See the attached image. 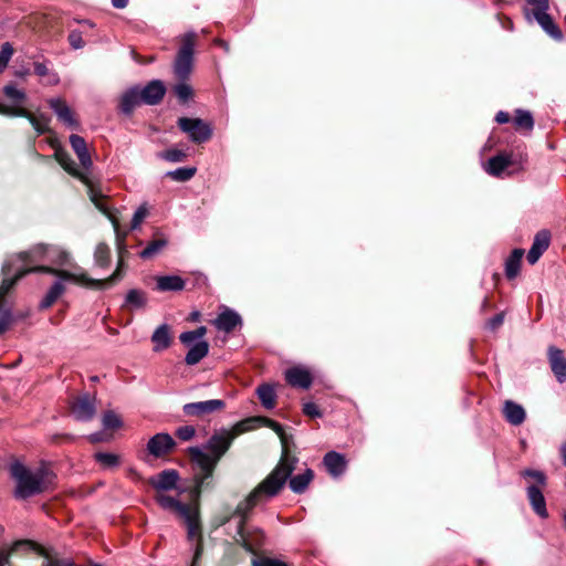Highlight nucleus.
<instances>
[{
  "label": "nucleus",
  "mask_w": 566,
  "mask_h": 566,
  "mask_svg": "<svg viewBox=\"0 0 566 566\" xmlns=\"http://www.w3.org/2000/svg\"><path fill=\"white\" fill-rule=\"evenodd\" d=\"M264 424L274 430L280 437L283 451L289 457H292L286 448V437L283 427L265 417H252L239 421L231 430L222 429L210 437L207 443L202 447H190L188 453L192 464V492L199 495L201 492L213 488V472L220 459L230 449L233 440L241 433Z\"/></svg>",
  "instance_id": "obj_1"
},
{
  "label": "nucleus",
  "mask_w": 566,
  "mask_h": 566,
  "mask_svg": "<svg viewBox=\"0 0 566 566\" xmlns=\"http://www.w3.org/2000/svg\"><path fill=\"white\" fill-rule=\"evenodd\" d=\"M296 463V457H289L286 452H284L273 471L237 505L234 515L239 516L240 520L237 527L235 541L243 548H250L252 546L251 542L245 536L244 528L250 511L281 492L290 474L294 471Z\"/></svg>",
  "instance_id": "obj_2"
},
{
  "label": "nucleus",
  "mask_w": 566,
  "mask_h": 566,
  "mask_svg": "<svg viewBox=\"0 0 566 566\" xmlns=\"http://www.w3.org/2000/svg\"><path fill=\"white\" fill-rule=\"evenodd\" d=\"M46 259L56 265H66L70 263V253L59 247H49L38 244L31 250L10 256L2 265L3 280L0 285V303L6 294L27 273L40 272L39 266H30L31 263ZM40 268H44L41 265Z\"/></svg>",
  "instance_id": "obj_3"
},
{
  "label": "nucleus",
  "mask_w": 566,
  "mask_h": 566,
  "mask_svg": "<svg viewBox=\"0 0 566 566\" xmlns=\"http://www.w3.org/2000/svg\"><path fill=\"white\" fill-rule=\"evenodd\" d=\"M10 474L15 482L14 497L19 500L49 491L55 480V474L44 463L30 468L20 461H14L10 464Z\"/></svg>",
  "instance_id": "obj_4"
},
{
  "label": "nucleus",
  "mask_w": 566,
  "mask_h": 566,
  "mask_svg": "<svg viewBox=\"0 0 566 566\" xmlns=\"http://www.w3.org/2000/svg\"><path fill=\"white\" fill-rule=\"evenodd\" d=\"M155 500L164 510L171 511L184 518L187 525L188 539L193 541L197 536H200L199 514L197 510L163 493H158Z\"/></svg>",
  "instance_id": "obj_5"
},
{
  "label": "nucleus",
  "mask_w": 566,
  "mask_h": 566,
  "mask_svg": "<svg viewBox=\"0 0 566 566\" xmlns=\"http://www.w3.org/2000/svg\"><path fill=\"white\" fill-rule=\"evenodd\" d=\"M40 271L48 272V274L59 275L65 280H72V282L95 290H106L113 286L116 282L123 277L122 270L119 266L116 268L115 272L104 280H96L90 277L86 273H72L65 270H57L54 268H38Z\"/></svg>",
  "instance_id": "obj_6"
},
{
  "label": "nucleus",
  "mask_w": 566,
  "mask_h": 566,
  "mask_svg": "<svg viewBox=\"0 0 566 566\" xmlns=\"http://www.w3.org/2000/svg\"><path fill=\"white\" fill-rule=\"evenodd\" d=\"M195 42L196 33L193 32L187 33L182 38V44L174 64L175 75L180 81H185L191 73Z\"/></svg>",
  "instance_id": "obj_7"
},
{
  "label": "nucleus",
  "mask_w": 566,
  "mask_h": 566,
  "mask_svg": "<svg viewBox=\"0 0 566 566\" xmlns=\"http://www.w3.org/2000/svg\"><path fill=\"white\" fill-rule=\"evenodd\" d=\"M178 127L188 135V138L196 144L208 142L212 136L210 124L201 118L180 117L178 118Z\"/></svg>",
  "instance_id": "obj_8"
},
{
  "label": "nucleus",
  "mask_w": 566,
  "mask_h": 566,
  "mask_svg": "<svg viewBox=\"0 0 566 566\" xmlns=\"http://www.w3.org/2000/svg\"><path fill=\"white\" fill-rule=\"evenodd\" d=\"M0 114L28 118L38 135H43L50 130V118L48 116L43 114L33 115L21 106H4L0 104Z\"/></svg>",
  "instance_id": "obj_9"
},
{
  "label": "nucleus",
  "mask_w": 566,
  "mask_h": 566,
  "mask_svg": "<svg viewBox=\"0 0 566 566\" xmlns=\"http://www.w3.org/2000/svg\"><path fill=\"white\" fill-rule=\"evenodd\" d=\"M226 402L222 399H211L206 401L189 402L184 405L182 411L188 417H205L224 409Z\"/></svg>",
  "instance_id": "obj_10"
},
{
  "label": "nucleus",
  "mask_w": 566,
  "mask_h": 566,
  "mask_svg": "<svg viewBox=\"0 0 566 566\" xmlns=\"http://www.w3.org/2000/svg\"><path fill=\"white\" fill-rule=\"evenodd\" d=\"M517 165L516 157L513 153H500L491 157L485 164V171L493 177H502L503 172Z\"/></svg>",
  "instance_id": "obj_11"
},
{
  "label": "nucleus",
  "mask_w": 566,
  "mask_h": 566,
  "mask_svg": "<svg viewBox=\"0 0 566 566\" xmlns=\"http://www.w3.org/2000/svg\"><path fill=\"white\" fill-rule=\"evenodd\" d=\"M547 10L548 8H542L537 10H530L525 8L524 14L527 20H531L532 18L535 19L542 29L553 39L559 40L563 36L562 32L554 23L552 17L547 13Z\"/></svg>",
  "instance_id": "obj_12"
},
{
  "label": "nucleus",
  "mask_w": 566,
  "mask_h": 566,
  "mask_svg": "<svg viewBox=\"0 0 566 566\" xmlns=\"http://www.w3.org/2000/svg\"><path fill=\"white\" fill-rule=\"evenodd\" d=\"M71 411L74 418L78 421L91 420L96 412L95 397L83 395L77 397L71 406Z\"/></svg>",
  "instance_id": "obj_13"
},
{
  "label": "nucleus",
  "mask_w": 566,
  "mask_h": 566,
  "mask_svg": "<svg viewBox=\"0 0 566 566\" xmlns=\"http://www.w3.org/2000/svg\"><path fill=\"white\" fill-rule=\"evenodd\" d=\"M175 446L176 443L170 434L160 432L149 439L147 451L155 458H160L171 452Z\"/></svg>",
  "instance_id": "obj_14"
},
{
  "label": "nucleus",
  "mask_w": 566,
  "mask_h": 566,
  "mask_svg": "<svg viewBox=\"0 0 566 566\" xmlns=\"http://www.w3.org/2000/svg\"><path fill=\"white\" fill-rule=\"evenodd\" d=\"M547 358L552 373L559 384L566 381V356L564 352L555 346L547 349Z\"/></svg>",
  "instance_id": "obj_15"
},
{
  "label": "nucleus",
  "mask_w": 566,
  "mask_h": 566,
  "mask_svg": "<svg viewBox=\"0 0 566 566\" xmlns=\"http://www.w3.org/2000/svg\"><path fill=\"white\" fill-rule=\"evenodd\" d=\"M551 243V232L546 229L538 231L533 240V244L527 253V262L535 264L542 254L548 249Z\"/></svg>",
  "instance_id": "obj_16"
},
{
  "label": "nucleus",
  "mask_w": 566,
  "mask_h": 566,
  "mask_svg": "<svg viewBox=\"0 0 566 566\" xmlns=\"http://www.w3.org/2000/svg\"><path fill=\"white\" fill-rule=\"evenodd\" d=\"M166 93V87L160 80H153L143 88L139 87V94L144 104L157 105L161 102Z\"/></svg>",
  "instance_id": "obj_17"
},
{
  "label": "nucleus",
  "mask_w": 566,
  "mask_h": 566,
  "mask_svg": "<svg viewBox=\"0 0 566 566\" xmlns=\"http://www.w3.org/2000/svg\"><path fill=\"white\" fill-rule=\"evenodd\" d=\"M49 105L63 124L74 129L78 127V122L74 117L72 109L64 99L51 98L49 101Z\"/></svg>",
  "instance_id": "obj_18"
},
{
  "label": "nucleus",
  "mask_w": 566,
  "mask_h": 566,
  "mask_svg": "<svg viewBox=\"0 0 566 566\" xmlns=\"http://www.w3.org/2000/svg\"><path fill=\"white\" fill-rule=\"evenodd\" d=\"M178 480V472L174 469H168L161 471L156 476H153L149 480V483L155 490L161 492L176 489Z\"/></svg>",
  "instance_id": "obj_19"
},
{
  "label": "nucleus",
  "mask_w": 566,
  "mask_h": 566,
  "mask_svg": "<svg viewBox=\"0 0 566 566\" xmlns=\"http://www.w3.org/2000/svg\"><path fill=\"white\" fill-rule=\"evenodd\" d=\"M323 464L332 476L338 478L346 471L347 461L343 454L329 451L324 455Z\"/></svg>",
  "instance_id": "obj_20"
},
{
  "label": "nucleus",
  "mask_w": 566,
  "mask_h": 566,
  "mask_svg": "<svg viewBox=\"0 0 566 566\" xmlns=\"http://www.w3.org/2000/svg\"><path fill=\"white\" fill-rule=\"evenodd\" d=\"M286 381L293 386L302 389H307L312 385V376L310 371L302 367H292L285 371Z\"/></svg>",
  "instance_id": "obj_21"
},
{
  "label": "nucleus",
  "mask_w": 566,
  "mask_h": 566,
  "mask_svg": "<svg viewBox=\"0 0 566 566\" xmlns=\"http://www.w3.org/2000/svg\"><path fill=\"white\" fill-rule=\"evenodd\" d=\"M242 324V319L240 315L232 310H224L221 312L218 317L213 321V325L217 329L230 333L235 329L237 326Z\"/></svg>",
  "instance_id": "obj_22"
},
{
  "label": "nucleus",
  "mask_w": 566,
  "mask_h": 566,
  "mask_svg": "<svg viewBox=\"0 0 566 566\" xmlns=\"http://www.w3.org/2000/svg\"><path fill=\"white\" fill-rule=\"evenodd\" d=\"M527 499L534 512L542 518H546L548 516V512L546 509V501L543 494V491L537 485H530L527 488Z\"/></svg>",
  "instance_id": "obj_23"
},
{
  "label": "nucleus",
  "mask_w": 566,
  "mask_h": 566,
  "mask_svg": "<svg viewBox=\"0 0 566 566\" xmlns=\"http://www.w3.org/2000/svg\"><path fill=\"white\" fill-rule=\"evenodd\" d=\"M144 104L139 94V86H134L125 91L120 97L119 109L126 115H130L136 106Z\"/></svg>",
  "instance_id": "obj_24"
},
{
  "label": "nucleus",
  "mask_w": 566,
  "mask_h": 566,
  "mask_svg": "<svg viewBox=\"0 0 566 566\" xmlns=\"http://www.w3.org/2000/svg\"><path fill=\"white\" fill-rule=\"evenodd\" d=\"M70 144L75 154L77 155V158L83 168L88 169L92 165V159L84 138L78 135H71Z\"/></svg>",
  "instance_id": "obj_25"
},
{
  "label": "nucleus",
  "mask_w": 566,
  "mask_h": 566,
  "mask_svg": "<svg viewBox=\"0 0 566 566\" xmlns=\"http://www.w3.org/2000/svg\"><path fill=\"white\" fill-rule=\"evenodd\" d=\"M503 413L507 422L513 426L522 424L526 417L524 408L512 400L505 401Z\"/></svg>",
  "instance_id": "obj_26"
},
{
  "label": "nucleus",
  "mask_w": 566,
  "mask_h": 566,
  "mask_svg": "<svg viewBox=\"0 0 566 566\" xmlns=\"http://www.w3.org/2000/svg\"><path fill=\"white\" fill-rule=\"evenodd\" d=\"M147 294L145 291L139 289H132L127 292L123 308L135 311L142 310L147 305Z\"/></svg>",
  "instance_id": "obj_27"
},
{
  "label": "nucleus",
  "mask_w": 566,
  "mask_h": 566,
  "mask_svg": "<svg viewBox=\"0 0 566 566\" xmlns=\"http://www.w3.org/2000/svg\"><path fill=\"white\" fill-rule=\"evenodd\" d=\"M185 280L178 275H164L156 279V287L160 292H178L185 289Z\"/></svg>",
  "instance_id": "obj_28"
},
{
  "label": "nucleus",
  "mask_w": 566,
  "mask_h": 566,
  "mask_svg": "<svg viewBox=\"0 0 566 566\" xmlns=\"http://www.w3.org/2000/svg\"><path fill=\"white\" fill-rule=\"evenodd\" d=\"M151 342L154 343L155 352H160L168 348L171 344L169 325L163 324L158 326L151 335Z\"/></svg>",
  "instance_id": "obj_29"
},
{
  "label": "nucleus",
  "mask_w": 566,
  "mask_h": 566,
  "mask_svg": "<svg viewBox=\"0 0 566 566\" xmlns=\"http://www.w3.org/2000/svg\"><path fill=\"white\" fill-rule=\"evenodd\" d=\"M209 353V344L206 340H199L188 350L185 361L187 365H196L203 359Z\"/></svg>",
  "instance_id": "obj_30"
},
{
  "label": "nucleus",
  "mask_w": 566,
  "mask_h": 566,
  "mask_svg": "<svg viewBox=\"0 0 566 566\" xmlns=\"http://www.w3.org/2000/svg\"><path fill=\"white\" fill-rule=\"evenodd\" d=\"M289 478H290V483H289L290 489L294 493L301 494L307 489L308 484L313 480L314 472L311 469H306L303 473L294 475V476L290 475Z\"/></svg>",
  "instance_id": "obj_31"
},
{
  "label": "nucleus",
  "mask_w": 566,
  "mask_h": 566,
  "mask_svg": "<svg viewBox=\"0 0 566 566\" xmlns=\"http://www.w3.org/2000/svg\"><path fill=\"white\" fill-rule=\"evenodd\" d=\"M60 280L54 282V284L50 287L45 296L40 303L41 308H49L51 307L56 300L65 292V286L63 284V281H66L65 279L60 277L56 275Z\"/></svg>",
  "instance_id": "obj_32"
},
{
  "label": "nucleus",
  "mask_w": 566,
  "mask_h": 566,
  "mask_svg": "<svg viewBox=\"0 0 566 566\" xmlns=\"http://www.w3.org/2000/svg\"><path fill=\"white\" fill-rule=\"evenodd\" d=\"M524 255L523 249H514L505 262V274L509 279H514L520 272L521 261Z\"/></svg>",
  "instance_id": "obj_33"
},
{
  "label": "nucleus",
  "mask_w": 566,
  "mask_h": 566,
  "mask_svg": "<svg viewBox=\"0 0 566 566\" xmlns=\"http://www.w3.org/2000/svg\"><path fill=\"white\" fill-rule=\"evenodd\" d=\"M35 544L31 541L23 539L15 542L9 551H2L0 553V566H10V555L19 551H34Z\"/></svg>",
  "instance_id": "obj_34"
},
{
  "label": "nucleus",
  "mask_w": 566,
  "mask_h": 566,
  "mask_svg": "<svg viewBox=\"0 0 566 566\" xmlns=\"http://www.w3.org/2000/svg\"><path fill=\"white\" fill-rule=\"evenodd\" d=\"M256 394L264 408L273 409L275 407L276 394L271 385L263 384L259 386Z\"/></svg>",
  "instance_id": "obj_35"
},
{
  "label": "nucleus",
  "mask_w": 566,
  "mask_h": 566,
  "mask_svg": "<svg viewBox=\"0 0 566 566\" xmlns=\"http://www.w3.org/2000/svg\"><path fill=\"white\" fill-rule=\"evenodd\" d=\"M168 244V240L164 237L150 241L147 247L139 253L144 260L151 259L163 251Z\"/></svg>",
  "instance_id": "obj_36"
},
{
  "label": "nucleus",
  "mask_w": 566,
  "mask_h": 566,
  "mask_svg": "<svg viewBox=\"0 0 566 566\" xmlns=\"http://www.w3.org/2000/svg\"><path fill=\"white\" fill-rule=\"evenodd\" d=\"M197 169L195 167H180L166 174L170 179L185 182L190 180L196 175Z\"/></svg>",
  "instance_id": "obj_37"
},
{
  "label": "nucleus",
  "mask_w": 566,
  "mask_h": 566,
  "mask_svg": "<svg viewBox=\"0 0 566 566\" xmlns=\"http://www.w3.org/2000/svg\"><path fill=\"white\" fill-rule=\"evenodd\" d=\"M103 198L104 197L102 195H97L95 192L91 193V200L94 202L95 207L111 220L116 235H118V220L111 213L107 206L103 203Z\"/></svg>",
  "instance_id": "obj_38"
},
{
  "label": "nucleus",
  "mask_w": 566,
  "mask_h": 566,
  "mask_svg": "<svg viewBox=\"0 0 566 566\" xmlns=\"http://www.w3.org/2000/svg\"><path fill=\"white\" fill-rule=\"evenodd\" d=\"M111 251L106 243H98L94 252V261L97 266L106 268L109 264Z\"/></svg>",
  "instance_id": "obj_39"
},
{
  "label": "nucleus",
  "mask_w": 566,
  "mask_h": 566,
  "mask_svg": "<svg viewBox=\"0 0 566 566\" xmlns=\"http://www.w3.org/2000/svg\"><path fill=\"white\" fill-rule=\"evenodd\" d=\"M56 159L69 174L84 179L83 175L77 169L76 163L67 154L56 153Z\"/></svg>",
  "instance_id": "obj_40"
},
{
  "label": "nucleus",
  "mask_w": 566,
  "mask_h": 566,
  "mask_svg": "<svg viewBox=\"0 0 566 566\" xmlns=\"http://www.w3.org/2000/svg\"><path fill=\"white\" fill-rule=\"evenodd\" d=\"M514 125L517 128L531 130L534 126V119L528 111L517 109L514 117Z\"/></svg>",
  "instance_id": "obj_41"
},
{
  "label": "nucleus",
  "mask_w": 566,
  "mask_h": 566,
  "mask_svg": "<svg viewBox=\"0 0 566 566\" xmlns=\"http://www.w3.org/2000/svg\"><path fill=\"white\" fill-rule=\"evenodd\" d=\"M174 93L181 103H187L193 96L192 87L185 81H181L180 83L175 85Z\"/></svg>",
  "instance_id": "obj_42"
},
{
  "label": "nucleus",
  "mask_w": 566,
  "mask_h": 566,
  "mask_svg": "<svg viewBox=\"0 0 566 566\" xmlns=\"http://www.w3.org/2000/svg\"><path fill=\"white\" fill-rule=\"evenodd\" d=\"M158 157L170 163H181L186 158V153L180 149L170 148L159 153Z\"/></svg>",
  "instance_id": "obj_43"
},
{
  "label": "nucleus",
  "mask_w": 566,
  "mask_h": 566,
  "mask_svg": "<svg viewBox=\"0 0 566 566\" xmlns=\"http://www.w3.org/2000/svg\"><path fill=\"white\" fill-rule=\"evenodd\" d=\"M102 422H103V427L105 429H118L122 427L123 422L119 418L118 415H116L114 411L109 410V411H106L104 415H103V419H102Z\"/></svg>",
  "instance_id": "obj_44"
},
{
  "label": "nucleus",
  "mask_w": 566,
  "mask_h": 566,
  "mask_svg": "<svg viewBox=\"0 0 566 566\" xmlns=\"http://www.w3.org/2000/svg\"><path fill=\"white\" fill-rule=\"evenodd\" d=\"M95 459L104 468H113L119 463L118 455L114 453L98 452L95 454Z\"/></svg>",
  "instance_id": "obj_45"
},
{
  "label": "nucleus",
  "mask_w": 566,
  "mask_h": 566,
  "mask_svg": "<svg viewBox=\"0 0 566 566\" xmlns=\"http://www.w3.org/2000/svg\"><path fill=\"white\" fill-rule=\"evenodd\" d=\"M3 93L9 99L17 104H20L25 99V93L12 84L6 85L3 87Z\"/></svg>",
  "instance_id": "obj_46"
},
{
  "label": "nucleus",
  "mask_w": 566,
  "mask_h": 566,
  "mask_svg": "<svg viewBox=\"0 0 566 566\" xmlns=\"http://www.w3.org/2000/svg\"><path fill=\"white\" fill-rule=\"evenodd\" d=\"M34 73L41 77L48 76V83L49 84H57L59 83V76L55 73H50L48 66L42 62H35L34 63Z\"/></svg>",
  "instance_id": "obj_47"
},
{
  "label": "nucleus",
  "mask_w": 566,
  "mask_h": 566,
  "mask_svg": "<svg viewBox=\"0 0 566 566\" xmlns=\"http://www.w3.org/2000/svg\"><path fill=\"white\" fill-rule=\"evenodd\" d=\"M245 536L251 542L252 546L250 548H244L248 552H254L255 548L260 547L264 541V533L261 530H254L253 532L247 533Z\"/></svg>",
  "instance_id": "obj_48"
},
{
  "label": "nucleus",
  "mask_w": 566,
  "mask_h": 566,
  "mask_svg": "<svg viewBox=\"0 0 566 566\" xmlns=\"http://www.w3.org/2000/svg\"><path fill=\"white\" fill-rule=\"evenodd\" d=\"M147 216H148V209H147L146 205L139 206L133 216L132 223H130V230L138 229Z\"/></svg>",
  "instance_id": "obj_49"
},
{
  "label": "nucleus",
  "mask_w": 566,
  "mask_h": 566,
  "mask_svg": "<svg viewBox=\"0 0 566 566\" xmlns=\"http://www.w3.org/2000/svg\"><path fill=\"white\" fill-rule=\"evenodd\" d=\"M13 55V48L9 42H4L1 45L0 51V72L3 71Z\"/></svg>",
  "instance_id": "obj_50"
},
{
  "label": "nucleus",
  "mask_w": 566,
  "mask_h": 566,
  "mask_svg": "<svg viewBox=\"0 0 566 566\" xmlns=\"http://www.w3.org/2000/svg\"><path fill=\"white\" fill-rule=\"evenodd\" d=\"M67 40L70 45L75 50L82 49L85 45L82 33L76 30L70 32Z\"/></svg>",
  "instance_id": "obj_51"
},
{
  "label": "nucleus",
  "mask_w": 566,
  "mask_h": 566,
  "mask_svg": "<svg viewBox=\"0 0 566 566\" xmlns=\"http://www.w3.org/2000/svg\"><path fill=\"white\" fill-rule=\"evenodd\" d=\"M196 430L192 426H182L177 429L176 436L182 441H189L195 437Z\"/></svg>",
  "instance_id": "obj_52"
},
{
  "label": "nucleus",
  "mask_w": 566,
  "mask_h": 566,
  "mask_svg": "<svg viewBox=\"0 0 566 566\" xmlns=\"http://www.w3.org/2000/svg\"><path fill=\"white\" fill-rule=\"evenodd\" d=\"M522 475L533 478L534 480H536V482L539 486H545V484H546V476L542 471L525 470L522 472Z\"/></svg>",
  "instance_id": "obj_53"
},
{
  "label": "nucleus",
  "mask_w": 566,
  "mask_h": 566,
  "mask_svg": "<svg viewBox=\"0 0 566 566\" xmlns=\"http://www.w3.org/2000/svg\"><path fill=\"white\" fill-rule=\"evenodd\" d=\"M254 566H287L286 563L276 559V558H270V557H262L259 559L253 560Z\"/></svg>",
  "instance_id": "obj_54"
},
{
  "label": "nucleus",
  "mask_w": 566,
  "mask_h": 566,
  "mask_svg": "<svg viewBox=\"0 0 566 566\" xmlns=\"http://www.w3.org/2000/svg\"><path fill=\"white\" fill-rule=\"evenodd\" d=\"M303 412L311 418H319L322 416L319 408L314 402L304 403Z\"/></svg>",
  "instance_id": "obj_55"
},
{
  "label": "nucleus",
  "mask_w": 566,
  "mask_h": 566,
  "mask_svg": "<svg viewBox=\"0 0 566 566\" xmlns=\"http://www.w3.org/2000/svg\"><path fill=\"white\" fill-rule=\"evenodd\" d=\"M179 339L184 345H190L193 342L198 340L193 331L181 333Z\"/></svg>",
  "instance_id": "obj_56"
},
{
  "label": "nucleus",
  "mask_w": 566,
  "mask_h": 566,
  "mask_svg": "<svg viewBox=\"0 0 566 566\" xmlns=\"http://www.w3.org/2000/svg\"><path fill=\"white\" fill-rule=\"evenodd\" d=\"M198 537V542L196 544V548H195V555H193V559H192V563H191V566H197L200 557H201V554H202V543H201V535L200 536H197Z\"/></svg>",
  "instance_id": "obj_57"
},
{
  "label": "nucleus",
  "mask_w": 566,
  "mask_h": 566,
  "mask_svg": "<svg viewBox=\"0 0 566 566\" xmlns=\"http://www.w3.org/2000/svg\"><path fill=\"white\" fill-rule=\"evenodd\" d=\"M503 321H504V314L500 313V314H496L494 317H492L489 321L488 325L491 329H496L497 327H500L503 324Z\"/></svg>",
  "instance_id": "obj_58"
},
{
  "label": "nucleus",
  "mask_w": 566,
  "mask_h": 566,
  "mask_svg": "<svg viewBox=\"0 0 566 566\" xmlns=\"http://www.w3.org/2000/svg\"><path fill=\"white\" fill-rule=\"evenodd\" d=\"M527 4L532 6V10L548 8V0H526Z\"/></svg>",
  "instance_id": "obj_59"
},
{
  "label": "nucleus",
  "mask_w": 566,
  "mask_h": 566,
  "mask_svg": "<svg viewBox=\"0 0 566 566\" xmlns=\"http://www.w3.org/2000/svg\"><path fill=\"white\" fill-rule=\"evenodd\" d=\"M510 114L506 113V112H503V111H500L496 116H495V120L499 123V124H506L510 122Z\"/></svg>",
  "instance_id": "obj_60"
},
{
  "label": "nucleus",
  "mask_w": 566,
  "mask_h": 566,
  "mask_svg": "<svg viewBox=\"0 0 566 566\" xmlns=\"http://www.w3.org/2000/svg\"><path fill=\"white\" fill-rule=\"evenodd\" d=\"M10 316L3 315L0 317V334L6 332L10 325Z\"/></svg>",
  "instance_id": "obj_61"
},
{
  "label": "nucleus",
  "mask_w": 566,
  "mask_h": 566,
  "mask_svg": "<svg viewBox=\"0 0 566 566\" xmlns=\"http://www.w3.org/2000/svg\"><path fill=\"white\" fill-rule=\"evenodd\" d=\"M112 6L116 9H124L128 4V0H111Z\"/></svg>",
  "instance_id": "obj_62"
},
{
  "label": "nucleus",
  "mask_w": 566,
  "mask_h": 566,
  "mask_svg": "<svg viewBox=\"0 0 566 566\" xmlns=\"http://www.w3.org/2000/svg\"><path fill=\"white\" fill-rule=\"evenodd\" d=\"M198 340L201 339L206 333H207V327L206 326H200L198 327L197 329L193 331Z\"/></svg>",
  "instance_id": "obj_63"
},
{
  "label": "nucleus",
  "mask_w": 566,
  "mask_h": 566,
  "mask_svg": "<svg viewBox=\"0 0 566 566\" xmlns=\"http://www.w3.org/2000/svg\"><path fill=\"white\" fill-rule=\"evenodd\" d=\"M560 457H562V460H563V463L564 465L566 467V442H564L562 446H560Z\"/></svg>",
  "instance_id": "obj_64"
}]
</instances>
